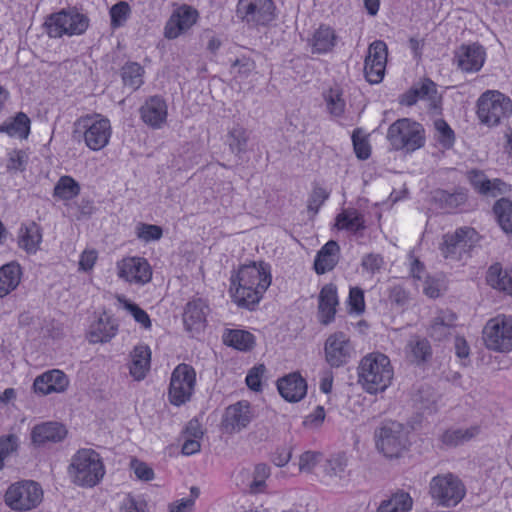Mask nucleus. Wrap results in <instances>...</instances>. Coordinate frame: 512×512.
<instances>
[{
	"label": "nucleus",
	"instance_id": "f257e3e1",
	"mask_svg": "<svg viewBox=\"0 0 512 512\" xmlns=\"http://www.w3.org/2000/svg\"><path fill=\"white\" fill-rule=\"evenodd\" d=\"M234 301L240 307L253 309L271 284L269 267L255 262L242 266L235 277H231Z\"/></svg>",
	"mask_w": 512,
	"mask_h": 512
},
{
	"label": "nucleus",
	"instance_id": "f03ea898",
	"mask_svg": "<svg viewBox=\"0 0 512 512\" xmlns=\"http://www.w3.org/2000/svg\"><path fill=\"white\" fill-rule=\"evenodd\" d=\"M390 359L382 353L366 355L358 367L359 383L370 394L383 392L393 379Z\"/></svg>",
	"mask_w": 512,
	"mask_h": 512
},
{
	"label": "nucleus",
	"instance_id": "7ed1b4c3",
	"mask_svg": "<svg viewBox=\"0 0 512 512\" xmlns=\"http://www.w3.org/2000/svg\"><path fill=\"white\" fill-rule=\"evenodd\" d=\"M73 483L85 488L99 484L105 475V467L98 452L83 448L78 450L71 459L68 468Z\"/></svg>",
	"mask_w": 512,
	"mask_h": 512
},
{
	"label": "nucleus",
	"instance_id": "20e7f679",
	"mask_svg": "<svg viewBox=\"0 0 512 512\" xmlns=\"http://www.w3.org/2000/svg\"><path fill=\"white\" fill-rule=\"evenodd\" d=\"M111 132L107 118L99 114L85 115L74 122L72 137L77 141L84 140L90 150L99 151L108 145Z\"/></svg>",
	"mask_w": 512,
	"mask_h": 512
},
{
	"label": "nucleus",
	"instance_id": "39448f33",
	"mask_svg": "<svg viewBox=\"0 0 512 512\" xmlns=\"http://www.w3.org/2000/svg\"><path fill=\"white\" fill-rule=\"evenodd\" d=\"M387 140L394 150L411 153L424 146L425 131L420 123L402 118L389 126Z\"/></svg>",
	"mask_w": 512,
	"mask_h": 512
},
{
	"label": "nucleus",
	"instance_id": "423d86ee",
	"mask_svg": "<svg viewBox=\"0 0 512 512\" xmlns=\"http://www.w3.org/2000/svg\"><path fill=\"white\" fill-rule=\"evenodd\" d=\"M512 114V100L498 90L485 91L477 101V115L481 123L493 127Z\"/></svg>",
	"mask_w": 512,
	"mask_h": 512
},
{
	"label": "nucleus",
	"instance_id": "0eeeda50",
	"mask_svg": "<svg viewBox=\"0 0 512 512\" xmlns=\"http://www.w3.org/2000/svg\"><path fill=\"white\" fill-rule=\"evenodd\" d=\"M478 232L471 227L458 228L453 233L443 235L440 251L445 259L461 261L470 257L472 249L479 241Z\"/></svg>",
	"mask_w": 512,
	"mask_h": 512
},
{
	"label": "nucleus",
	"instance_id": "6e6552de",
	"mask_svg": "<svg viewBox=\"0 0 512 512\" xmlns=\"http://www.w3.org/2000/svg\"><path fill=\"white\" fill-rule=\"evenodd\" d=\"M43 499L41 486L32 480L11 484L5 492L4 502L14 511H29L36 508Z\"/></svg>",
	"mask_w": 512,
	"mask_h": 512
},
{
	"label": "nucleus",
	"instance_id": "1a4fd4ad",
	"mask_svg": "<svg viewBox=\"0 0 512 512\" xmlns=\"http://www.w3.org/2000/svg\"><path fill=\"white\" fill-rule=\"evenodd\" d=\"M429 493L439 506L454 507L464 498L466 488L458 476L446 473L431 479Z\"/></svg>",
	"mask_w": 512,
	"mask_h": 512
},
{
	"label": "nucleus",
	"instance_id": "9d476101",
	"mask_svg": "<svg viewBox=\"0 0 512 512\" xmlns=\"http://www.w3.org/2000/svg\"><path fill=\"white\" fill-rule=\"evenodd\" d=\"M376 447L387 458H398L407 449L408 436L404 426L396 421L384 423L375 432Z\"/></svg>",
	"mask_w": 512,
	"mask_h": 512
},
{
	"label": "nucleus",
	"instance_id": "9b49d317",
	"mask_svg": "<svg viewBox=\"0 0 512 512\" xmlns=\"http://www.w3.org/2000/svg\"><path fill=\"white\" fill-rule=\"evenodd\" d=\"M482 338L487 349L495 352L512 350V316L497 315L485 324Z\"/></svg>",
	"mask_w": 512,
	"mask_h": 512
},
{
	"label": "nucleus",
	"instance_id": "f8f14e48",
	"mask_svg": "<svg viewBox=\"0 0 512 512\" xmlns=\"http://www.w3.org/2000/svg\"><path fill=\"white\" fill-rule=\"evenodd\" d=\"M50 37L58 38L64 34L81 35L89 26V18L75 9L61 10L52 14L45 22Z\"/></svg>",
	"mask_w": 512,
	"mask_h": 512
},
{
	"label": "nucleus",
	"instance_id": "ddd939ff",
	"mask_svg": "<svg viewBox=\"0 0 512 512\" xmlns=\"http://www.w3.org/2000/svg\"><path fill=\"white\" fill-rule=\"evenodd\" d=\"M196 384V372L188 364H179L172 372L168 396L171 404L180 406L192 397Z\"/></svg>",
	"mask_w": 512,
	"mask_h": 512
},
{
	"label": "nucleus",
	"instance_id": "4468645a",
	"mask_svg": "<svg viewBox=\"0 0 512 512\" xmlns=\"http://www.w3.org/2000/svg\"><path fill=\"white\" fill-rule=\"evenodd\" d=\"M275 10L272 0H239L236 13L248 25L266 26L275 19Z\"/></svg>",
	"mask_w": 512,
	"mask_h": 512
},
{
	"label": "nucleus",
	"instance_id": "2eb2a0df",
	"mask_svg": "<svg viewBox=\"0 0 512 512\" xmlns=\"http://www.w3.org/2000/svg\"><path fill=\"white\" fill-rule=\"evenodd\" d=\"M325 360L332 368L344 366L351 359L354 348L343 332L331 334L324 345Z\"/></svg>",
	"mask_w": 512,
	"mask_h": 512
},
{
	"label": "nucleus",
	"instance_id": "dca6fc26",
	"mask_svg": "<svg viewBox=\"0 0 512 512\" xmlns=\"http://www.w3.org/2000/svg\"><path fill=\"white\" fill-rule=\"evenodd\" d=\"M253 419V413L248 401H239L226 408L222 426L228 433L239 432L246 428Z\"/></svg>",
	"mask_w": 512,
	"mask_h": 512
},
{
	"label": "nucleus",
	"instance_id": "f3484780",
	"mask_svg": "<svg viewBox=\"0 0 512 512\" xmlns=\"http://www.w3.org/2000/svg\"><path fill=\"white\" fill-rule=\"evenodd\" d=\"M198 12L190 6H182L175 11L167 21L164 35L168 39H175L189 30L197 21Z\"/></svg>",
	"mask_w": 512,
	"mask_h": 512
},
{
	"label": "nucleus",
	"instance_id": "a211bd4d",
	"mask_svg": "<svg viewBox=\"0 0 512 512\" xmlns=\"http://www.w3.org/2000/svg\"><path fill=\"white\" fill-rule=\"evenodd\" d=\"M120 278L128 282L145 284L151 280L152 272L149 263L140 257L122 260L118 265Z\"/></svg>",
	"mask_w": 512,
	"mask_h": 512
},
{
	"label": "nucleus",
	"instance_id": "6ab92c4d",
	"mask_svg": "<svg viewBox=\"0 0 512 512\" xmlns=\"http://www.w3.org/2000/svg\"><path fill=\"white\" fill-rule=\"evenodd\" d=\"M457 66L464 72L479 71L485 61V50L479 44L461 45L455 52Z\"/></svg>",
	"mask_w": 512,
	"mask_h": 512
},
{
	"label": "nucleus",
	"instance_id": "aec40b11",
	"mask_svg": "<svg viewBox=\"0 0 512 512\" xmlns=\"http://www.w3.org/2000/svg\"><path fill=\"white\" fill-rule=\"evenodd\" d=\"M467 178L472 187L481 195L497 197L507 191V185L501 179L489 180L481 170L473 169L467 172Z\"/></svg>",
	"mask_w": 512,
	"mask_h": 512
},
{
	"label": "nucleus",
	"instance_id": "412c9836",
	"mask_svg": "<svg viewBox=\"0 0 512 512\" xmlns=\"http://www.w3.org/2000/svg\"><path fill=\"white\" fill-rule=\"evenodd\" d=\"M167 104L159 96H152L140 108L141 119L151 128H161L167 118Z\"/></svg>",
	"mask_w": 512,
	"mask_h": 512
},
{
	"label": "nucleus",
	"instance_id": "4be33fe9",
	"mask_svg": "<svg viewBox=\"0 0 512 512\" xmlns=\"http://www.w3.org/2000/svg\"><path fill=\"white\" fill-rule=\"evenodd\" d=\"M67 435L66 427L59 422H44L35 425L31 431V441L35 446L61 442Z\"/></svg>",
	"mask_w": 512,
	"mask_h": 512
},
{
	"label": "nucleus",
	"instance_id": "5701e85b",
	"mask_svg": "<svg viewBox=\"0 0 512 512\" xmlns=\"http://www.w3.org/2000/svg\"><path fill=\"white\" fill-rule=\"evenodd\" d=\"M280 395L288 402H298L307 393V383L297 372L290 373L277 381Z\"/></svg>",
	"mask_w": 512,
	"mask_h": 512
},
{
	"label": "nucleus",
	"instance_id": "b1692460",
	"mask_svg": "<svg viewBox=\"0 0 512 512\" xmlns=\"http://www.w3.org/2000/svg\"><path fill=\"white\" fill-rule=\"evenodd\" d=\"M208 312L209 308L204 300L199 298L188 302L183 314L186 329L196 333L203 330Z\"/></svg>",
	"mask_w": 512,
	"mask_h": 512
},
{
	"label": "nucleus",
	"instance_id": "393cba45",
	"mask_svg": "<svg viewBox=\"0 0 512 512\" xmlns=\"http://www.w3.org/2000/svg\"><path fill=\"white\" fill-rule=\"evenodd\" d=\"M338 305L337 288L334 284H326L319 294L318 313L320 322L328 325L334 320Z\"/></svg>",
	"mask_w": 512,
	"mask_h": 512
},
{
	"label": "nucleus",
	"instance_id": "a878e982",
	"mask_svg": "<svg viewBox=\"0 0 512 512\" xmlns=\"http://www.w3.org/2000/svg\"><path fill=\"white\" fill-rule=\"evenodd\" d=\"M456 320L457 315L453 311L448 309L440 310L430 324V337L437 341L444 340L455 327Z\"/></svg>",
	"mask_w": 512,
	"mask_h": 512
},
{
	"label": "nucleus",
	"instance_id": "bb28decb",
	"mask_svg": "<svg viewBox=\"0 0 512 512\" xmlns=\"http://www.w3.org/2000/svg\"><path fill=\"white\" fill-rule=\"evenodd\" d=\"M486 281L493 289L512 296V269H504L500 263H494L487 271Z\"/></svg>",
	"mask_w": 512,
	"mask_h": 512
},
{
	"label": "nucleus",
	"instance_id": "cd10ccee",
	"mask_svg": "<svg viewBox=\"0 0 512 512\" xmlns=\"http://www.w3.org/2000/svg\"><path fill=\"white\" fill-rule=\"evenodd\" d=\"M339 245L336 241H328L317 253L314 269L317 274L331 271L338 263Z\"/></svg>",
	"mask_w": 512,
	"mask_h": 512
},
{
	"label": "nucleus",
	"instance_id": "c85d7f7f",
	"mask_svg": "<svg viewBox=\"0 0 512 512\" xmlns=\"http://www.w3.org/2000/svg\"><path fill=\"white\" fill-rule=\"evenodd\" d=\"M131 358L130 374L136 381H141L150 369L151 351L148 346L138 345L131 353Z\"/></svg>",
	"mask_w": 512,
	"mask_h": 512
},
{
	"label": "nucleus",
	"instance_id": "c756f323",
	"mask_svg": "<svg viewBox=\"0 0 512 512\" xmlns=\"http://www.w3.org/2000/svg\"><path fill=\"white\" fill-rule=\"evenodd\" d=\"M432 199L441 209L452 212L467 202L468 195L465 189H456L453 193H449L443 189H437L433 192Z\"/></svg>",
	"mask_w": 512,
	"mask_h": 512
},
{
	"label": "nucleus",
	"instance_id": "7c9ffc66",
	"mask_svg": "<svg viewBox=\"0 0 512 512\" xmlns=\"http://www.w3.org/2000/svg\"><path fill=\"white\" fill-rule=\"evenodd\" d=\"M21 267L16 262H10L0 267V298L7 296L20 284Z\"/></svg>",
	"mask_w": 512,
	"mask_h": 512
},
{
	"label": "nucleus",
	"instance_id": "2f4dec72",
	"mask_svg": "<svg viewBox=\"0 0 512 512\" xmlns=\"http://www.w3.org/2000/svg\"><path fill=\"white\" fill-rule=\"evenodd\" d=\"M42 240L41 228L35 222L21 225L19 229L18 245L27 253H35Z\"/></svg>",
	"mask_w": 512,
	"mask_h": 512
},
{
	"label": "nucleus",
	"instance_id": "473e14b6",
	"mask_svg": "<svg viewBox=\"0 0 512 512\" xmlns=\"http://www.w3.org/2000/svg\"><path fill=\"white\" fill-rule=\"evenodd\" d=\"M337 36L330 26L321 25L313 34L312 53L324 54L332 51Z\"/></svg>",
	"mask_w": 512,
	"mask_h": 512
},
{
	"label": "nucleus",
	"instance_id": "72a5a7b5",
	"mask_svg": "<svg viewBox=\"0 0 512 512\" xmlns=\"http://www.w3.org/2000/svg\"><path fill=\"white\" fill-rule=\"evenodd\" d=\"M223 342L239 351H250L255 346V337L246 330L228 329L223 334Z\"/></svg>",
	"mask_w": 512,
	"mask_h": 512
},
{
	"label": "nucleus",
	"instance_id": "f704fd0d",
	"mask_svg": "<svg viewBox=\"0 0 512 512\" xmlns=\"http://www.w3.org/2000/svg\"><path fill=\"white\" fill-rule=\"evenodd\" d=\"M30 124L29 117L24 112H18L15 117L0 126V131L11 137L26 139L30 133Z\"/></svg>",
	"mask_w": 512,
	"mask_h": 512
},
{
	"label": "nucleus",
	"instance_id": "c9c22d12",
	"mask_svg": "<svg viewBox=\"0 0 512 512\" xmlns=\"http://www.w3.org/2000/svg\"><path fill=\"white\" fill-rule=\"evenodd\" d=\"M412 505L411 496L404 491H400L393 494L389 499L382 501L376 512H409Z\"/></svg>",
	"mask_w": 512,
	"mask_h": 512
},
{
	"label": "nucleus",
	"instance_id": "e433bc0d",
	"mask_svg": "<svg viewBox=\"0 0 512 512\" xmlns=\"http://www.w3.org/2000/svg\"><path fill=\"white\" fill-rule=\"evenodd\" d=\"M248 139L249 134L247 130L237 125L228 132L226 143L230 151L240 157L247 150Z\"/></svg>",
	"mask_w": 512,
	"mask_h": 512
},
{
	"label": "nucleus",
	"instance_id": "4c0bfd02",
	"mask_svg": "<svg viewBox=\"0 0 512 512\" xmlns=\"http://www.w3.org/2000/svg\"><path fill=\"white\" fill-rule=\"evenodd\" d=\"M407 351L412 361L420 364L427 361L432 355L429 341L425 338L413 337L407 344Z\"/></svg>",
	"mask_w": 512,
	"mask_h": 512
},
{
	"label": "nucleus",
	"instance_id": "58836bf2",
	"mask_svg": "<svg viewBox=\"0 0 512 512\" xmlns=\"http://www.w3.org/2000/svg\"><path fill=\"white\" fill-rule=\"evenodd\" d=\"M117 332V326L110 319H102L94 324L90 331L91 343L108 342Z\"/></svg>",
	"mask_w": 512,
	"mask_h": 512
},
{
	"label": "nucleus",
	"instance_id": "ea45409f",
	"mask_svg": "<svg viewBox=\"0 0 512 512\" xmlns=\"http://www.w3.org/2000/svg\"><path fill=\"white\" fill-rule=\"evenodd\" d=\"M143 67L137 62H128L121 69V76L125 86L137 90L143 84Z\"/></svg>",
	"mask_w": 512,
	"mask_h": 512
},
{
	"label": "nucleus",
	"instance_id": "a19ab883",
	"mask_svg": "<svg viewBox=\"0 0 512 512\" xmlns=\"http://www.w3.org/2000/svg\"><path fill=\"white\" fill-rule=\"evenodd\" d=\"M497 221L505 233L512 232V202L506 198L496 201L493 207Z\"/></svg>",
	"mask_w": 512,
	"mask_h": 512
},
{
	"label": "nucleus",
	"instance_id": "79ce46f5",
	"mask_svg": "<svg viewBox=\"0 0 512 512\" xmlns=\"http://www.w3.org/2000/svg\"><path fill=\"white\" fill-rule=\"evenodd\" d=\"M478 433L479 428L476 426L466 429L459 428L454 430H447L442 436V441L446 445L457 446L471 440Z\"/></svg>",
	"mask_w": 512,
	"mask_h": 512
},
{
	"label": "nucleus",
	"instance_id": "37998d69",
	"mask_svg": "<svg viewBox=\"0 0 512 512\" xmlns=\"http://www.w3.org/2000/svg\"><path fill=\"white\" fill-rule=\"evenodd\" d=\"M327 109L334 117H340L345 111V100L342 97V91L338 87L330 88L324 94Z\"/></svg>",
	"mask_w": 512,
	"mask_h": 512
},
{
	"label": "nucleus",
	"instance_id": "c03bdc74",
	"mask_svg": "<svg viewBox=\"0 0 512 512\" xmlns=\"http://www.w3.org/2000/svg\"><path fill=\"white\" fill-rule=\"evenodd\" d=\"M336 221L340 229L358 231L364 228L363 218L355 209L344 210L337 216Z\"/></svg>",
	"mask_w": 512,
	"mask_h": 512
},
{
	"label": "nucleus",
	"instance_id": "a18cd8bd",
	"mask_svg": "<svg viewBox=\"0 0 512 512\" xmlns=\"http://www.w3.org/2000/svg\"><path fill=\"white\" fill-rule=\"evenodd\" d=\"M79 193V184L70 176H62L54 187V196L64 200H70Z\"/></svg>",
	"mask_w": 512,
	"mask_h": 512
},
{
	"label": "nucleus",
	"instance_id": "49530a36",
	"mask_svg": "<svg viewBox=\"0 0 512 512\" xmlns=\"http://www.w3.org/2000/svg\"><path fill=\"white\" fill-rule=\"evenodd\" d=\"M434 128L437 142L445 149L452 148L455 142V134L448 123L444 119H437L434 121Z\"/></svg>",
	"mask_w": 512,
	"mask_h": 512
},
{
	"label": "nucleus",
	"instance_id": "de8ad7c7",
	"mask_svg": "<svg viewBox=\"0 0 512 512\" xmlns=\"http://www.w3.org/2000/svg\"><path fill=\"white\" fill-rule=\"evenodd\" d=\"M365 61L376 62L377 64L386 65L387 62V45L381 40L374 41L370 44L368 55Z\"/></svg>",
	"mask_w": 512,
	"mask_h": 512
},
{
	"label": "nucleus",
	"instance_id": "09e8293b",
	"mask_svg": "<svg viewBox=\"0 0 512 512\" xmlns=\"http://www.w3.org/2000/svg\"><path fill=\"white\" fill-rule=\"evenodd\" d=\"M347 467V459L345 455L338 454L327 460L325 472L329 476L342 478Z\"/></svg>",
	"mask_w": 512,
	"mask_h": 512
},
{
	"label": "nucleus",
	"instance_id": "8fccbe9b",
	"mask_svg": "<svg viewBox=\"0 0 512 512\" xmlns=\"http://www.w3.org/2000/svg\"><path fill=\"white\" fill-rule=\"evenodd\" d=\"M118 299L123 303L124 308L132 314L136 322L140 323L146 329L151 327V320L146 311L140 308L137 304L124 298L119 297Z\"/></svg>",
	"mask_w": 512,
	"mask_h": 512
},
{
	"label": "nucleus",
	"instance_id": "3c124183",
	"mask_svg": "<svg viewBox=\"0 0 512 512\" xmlns=\"http://www.w3.org/2000/svg\"><path fill=\"white\" fill-rule=\"evenodd\" d=\"M360 133V129L354 130L352 134L353 147L357 158L360 160H366L370 157L371 148L368 140L365 137L360 136Z\"/></svg>",
	"mask_w": 512,
	"mask_h": 512
},
{
	"label": "nucleus",
	"instance_id": "603ef678",
	"mask_svg": "<svg viewBox=\"0 0 512 512\" xmlns=\"http://www.w3.org/2000/svg\"><path fill=\"white\" fill-rule=\"evenodd\" d=\"M18 449V437L14 434L0 437V470L4 467V459Z\"/></svg>",
	"mask_w": 512,
	"mask_h": 512
},
{
	"label": "nucleus",
	"instance_id": "864d4df0",
	"mask_svg": "<svg viewBox=\"0 0 512 512\" xmlns=\"http://www.w3.org/2000/svg\"><path fill=\"white\" fill-rule=\"evenodd\" d=\"M270 475V468L263 463L257 464L253 472V480L250 484V490L253 493L260 492L265 486V481Z\"/></svg>",
	"mask_w": 512,
	"mask_h": 512
},
{
	"label": "nucleus",
	"instance_id": "5fc2aeb1",
	"mask_svg": "<svg viewBox=\"0 0 512 512\" xmlns=\"http://www.w3.org/2000/svg\"><path fill=\"white\" fill-rule=\"evenodd\" d=\"M385 68L386 65L365 61L364 73L367 81L371 84L380 83L384 77Z\"/></svg>",
	"mask_w": 512,
	"mask_h": 512
},
{
	"label": "nucleus",
	"instance_id": "6e6d98bb",
	"mask_svg": "<svg viewBox=\"0 0 512 512\" xmlns=\"http://www.w3.org/2000/svg\"><path fill=\"white\" fill-rule=\"evenodd\" d=\"M130 12L129 5L126 2H119L110 9L111 25L120 27L127 19Z\"/></svg>",
	"mask_w": 512,
	"mask_h": 512
},
{
	"label": "nucleus",
	"instance_id": "4d7b16f0",
	"mask_svg": "<svg viewBox=\"0 0 512 512\" xmlns=\"http://www.w3.org/2000/svg\"><path fill=\"white\" fill-rule=\"evenodd\" d=\"M48 377H49V383H50V390H53L56 393H61L66 390L69 384V380L64 372L61 370H51L48 371Z\"/></svg>",
	"mask_w": 512,
	"mask_h": 512
},
{
	"label": "nucleus",
	"instance_id": "13d9d810",
	"mask_svg": "<svg viewBox=\"0 0 512 512\" xmlns=\"http://www.w3.org/2000/svg\"><path fill=\"white\" fill-rule=\"evenodd\" d=\"M130 468L135 473L136 477L141 481H151L154 479V471L145 462L133 458L130 462Z\"/></svg>",
	"mask_w": 512,
	"mask_h": 512
},
{
	"label": "nucleus",
	"instance_id": "bf43d9fd",
	"mask_svg": "<svg viewBox=\"0 0 512 512\" xmlns=\"http://www.w3.org/2000/svg\"><path fill=\"white\" fill-rule=\"evenodd\" d=\"M162 228L152 224H140L137 228L138 238L149 242L152 240H159L162 237Z\"/></svg>",
	"mask_w": 512,
	"mask_h": 512
},
{
	"label": "nucleus",
	"instance_id": "052dcab7",
	"mask_svg": "<svg viewBox=\"0 0 512 512\" xmlns=\"http://www.w3.org/2000/svg\"><path fill=\"white\" fill-rule=\"evenodd\" d=\"M328 197L329 193L324 188L315 187L308 200V210L316 214Z\"/></svg>",
	"mask_w": 512,
	"mask_h": 512
},
{
	"label": "nucleus",
	"instance_id": "680f3d73",
	"mask_svg": "<svg viewBox=\"0 0 512 512\" xmlns=\"http://www.w3.org/2000/svg\"><path fill=\"white\" fill-rule=\"evenodd\" d=\"M417 85L420 90L421 99H428L432 103L439 100L440 97L437 93L436 84L432 80L425 78L421 82L417 83Z\"/></svg>",
	"mask_w": 512,
	"mask_h": 512
},
{
	"label": "nucleus",
	"instance_id": "e2e57ef3",
	"mask_svg": "<svg viewBox=\"0 0 512 512\" xmlns=\"http://www.w3.org/2000/svg\"><path fill=\"white\" fill-rule=\"evenodd\" d=\"M266 368L263 364L253 367L250 369L246 376V384L253 391L261 390V378Z\"/></svg>",
	"mask_w": 512,
	"mask_h": 512
},
{
	"label": "nucleus",
	"instance_id": "0e129e2a",
	"mask_svg": "<svg viewBox=\"0 0 512 512\" xmlns=\"http://www.w3.org/2000/svg\"><path fill=\"white\" fill-rule=\"evenodd\" d=\"M321 457L320 453L307 451L300 456L299 469L304 472H311Z\"/></svg>",
	"mask_w": 512,
	"mask_h": 512
},
{
	"label": "nucleus",
	"instance_id": "69168bd1",
	"mask_svg": "<svg viewBox=\"0 0 512 512\" xmlns=\"http://www.w3.org/2000/svg\"><path fill=\"white\" fill-rule=\"evenodd\" d=\"M383 263L384 261L380 254L370 253L363 257L361 265L368 272L375 273L381 269Z\"/></svg>",
	"mask_w": 512,
	"mask_h": 512
},
{
	"label": "nucleus",
	"instance_id": "338daca9",
	"mask_svg": "<svg viewBox=\"0 0 512 512\" xmlns=\"http://www.w3.org/2000/svg\"><path fill=\"white\" fill-rule=\"evenodd\" d=\"M349 304L351 306V309L357 313H361L364 311L365 303L364 293L362 289L358 287H353L350 289Z\"/></svg>",
	"mask_w": 512,
	"mask_h": 512
},
{
	"label": "nucleus",
	"instance_id": "774afa93",
	"mask_svg": "<svg viewBox=\"0 0 512 512\" xmlns=\"http://www.w3.org/2000/svg\"><path fill=\"white\" fill-rule=\"evenodd\" d=\"M145 507L146 503L143 500L128 495L120 506V512H146Z\"/></svg>",
	"mask_w": 512,
	"mask_h": 512
}]
</instances>
